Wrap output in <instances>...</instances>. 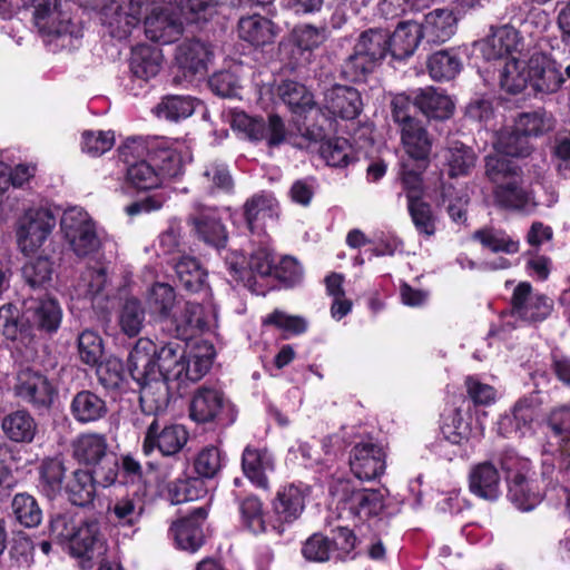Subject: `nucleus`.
<instances>
[{"instance_id":"1","label":"nucleus","mask_w":570,"mask_h":570,"mask_svg":"<svg viewBox=\"0 0 570 570\" xmlns=\"http://www.w3.org/2000/svg\"><path fill=\"white\" fill-rule=\"evenodd\" d=\"M149 7V0H121L106 8L105 23L110 35L118 39L127 38L139 23L141 14L149 11L144 21L146 37L161 45L176 41L184 32L183 18L174 12L171 4Z\"/></svg>"},{"instance_id":"2","label":"nucleus","mask_w":570,"mask_h":570,"mask_svg":"<svg viewBox=\"0 0 570 570\" xmlns=\"http://www.w3.org/2000/svg\"><path fill=\"white\" fill-rule=\"evenodd\" d=\"M184 341H171L158 348L151 340L139 338L128 356L131 377L135 381L157 377L168 384H176L177 390L187 385L191 376Z\"/></svg>"},{"instance_id":"3","label":"nucleus","mask_w":570,"mask_h":570,"mask_svg":"<svg viewBox=\"0 0 570 570\" xmlns=\"http://www.w3.org/2000/svg\"><path fill=\"white\" fill-rule=\"evenodd\" d=\"M147 305L151 315L167 323L178 338L188 340L197 332L212 331L217 326V312H205L195 302H179L174 288L166 283H155L147 292Z\"/></svg>"},{"instance_id":"4","label":"nucleus","mask_w":570,"mask_h":570,"mask_svg":"<svg viewBox=\"0 0 570 570\" xmlns=\"http://www.w3.org/2000/svg\"><path fill=\"white\" fill-rule=\"evenodd\" d=\"M485 168L487 176L495 185L494 199L500 206L525 214L535 209L538 203L533 193L524 186L521 170L512 160L488 156Z\"/></svg>"},{"instance_id":"5","label":"nucleus","mask_w":570,"mask_h":570,"mask_svg":"<svg viewBox=\"0 0 570 570\" xmlns=\"http://www.w3.org/2000/svg\"><path fill=\"white\" fill-rule=\"evenodd\" d=\"M338 518L354 524L379 515L384 508V493L376 489L360 488L350 479L334 478L330 483Z\"/></svg>"},{"instance_id":"6","label":"nucleus","mask_w":570,"mask_h":570,"mask_svg":"<svg viewBox=\"0 0 570 570\" xmlns=\"http://www.w3.org/2000/svg\"><path fill=\"white\" fill-rule=\"evenodd\" d=\"M33 21L46 45L58 48L73 47L75 40L82 37L81 27L61 10V0H31Z\"/></svg>"},{"instance_id":"7","label":"nucleus","mask_w":570,"mask_h":570,"mask_svg":"<svg viewBox=\"0 0 570 570\" xmlns=\"http://www.w3.org/2000/svg\"><path fill=\"white\" fill-rule=\"evenodd\" d=\"M60 232L68 249L85 258L100 250L106 234L81 207L66 209L60 219Z\"/></svg>"},{"instance_id":"8","label":"nucleus","mask_w":570,"mask_h":570,"mask_svg":"<svg viewBox=\"0 0 570 570\" xmlns=\"http://www.w3.org/2000/svg\"><path fill=\"white\" fill-rule=\"evenodd\" d=\"M501 468L507 474L508 497L521 511L533 510L542 500V494L531 478V463L513 451L501 456Z\"/></svg>"},{"instance_id":"9","label":"nucleus","mask_w":570,"mask_h":570,"mask_svg":"<svg viewBox=\"0 0 570 570\" xmlns=\"http://www.w3.org/2000/svg\"><path fill=\"white\" fill-rule=\"evenodd\" d=\"M73 458L81 464L92 466L105 487L112 484L118 475V461L109 452L105 435L82 433L72 443Z\"/></svg>"},{"instance_id":"10","label":"nucleus","mask_w":570,"mask_h":570,"mask_svg":"<svg viewBox=\"0 0 570 570\" xmlns=\"http://www.w3.org/2000/svg\"><path fill=\"white\" fill-rule=\"evenodd\" d=\"M245 258L237 253H233L226 257L232 281L243 283L245 287L256 295H264L266 289L261 285L257 278L264 281L266 277L274 275L275 258L267 243H263L250 254L247 266H244Z\"/></svg>"},{"instance_id":"11","label":"nucleus","mask_w":570,"mask_h":570,"mask_svg":"<svg viewBox=\"0 0 570 570\" xmlns=\"http://www.w3.org/2000/svg\"><path fill=\"white\" fill-rule=\"evenodd\" d=\"M119 159L125 165L126 179L131 187L138 190H149L163 185L142 138L127 139L119 147Z\"/></svg>"},{"instance_id":"12","label":"nucleus","mask_w":570,"mask_h":570,"mask_svg":"<svg viewBox=\"0 0 570 570\" xmlns=\"http://www.w3.org/2000/svg\"><path fill=\"white\" fill-rule=\"evenodd\" d=\"M553 303L547 296L533 293L529 283H520L512 295L511 311L501 318L503 330H512L521 323H537L546 320L552 312Z\"/></svg>"},{"instance_id":"13","label":"nucleus","mask_w":570,"mask_h":570,"mask_svg":"<svg viewBox=\"0 0 570 570\" xmlns=\"http://www.w3.org/2000/svg\"><path fill=\"white\" fill-rule=\"evenodd\" d=\"M56 227L52 212L43 207L26 209L16 222L18 248L26 256L37 253Z\"/></svg>"},{"instance_id":"14","label":"nucleus","mask_w":570,"mask_h":570,"mask_svg":"<svg viewBox=\"0 0 570 570\" xmlns=\"http://www.w3.org/2000/svg\"><path fill=\"white\" fill-rule=\"evenodd\" d=\"M548 444L543 448V476L549 475L554 468L553 456L559 454L560 465L570 472V406L554 409L549 419Z\"/></svg>"},{"instance_id":"15","label":"nucleus","mask_w":570,"mask_h":570,"mask_svg":"<svg viewBox=\"0 0 570 570\" xmlns=\"http://www.w3.org/2000/svg\"><path fill=\"white\" fill-rule=\"evenodd\" d=\"M441 438L434 444L433 451L451 461L460 452V446L470 439H480L483 435V428L472 429L464 420L462 412L453 410L444 415L440 431Z\"/></svg>"},{"instance_id":"16","label":"nucleus","mask_w":570,"mask_h":570,"mask_svg":"<svg viewBox=\"0 0 570 570\" xmlns=\"http://www.w3.org/2000/svg\"><path fill=\"white\" fill-rule=\"evenodd\" d=\"M307 495L308 488L303 484L281 487L272 502L274 520L269 524L271 529L278 535L283 534L302 515Z\"/></svg>"},{"instance_id":"17","label":"nucleus","mask_w":570,"mask_h":570,"mask_svg":"<svg viewBox=\"0 0 570 570\" xmlns=\"http://www.w3.org/2000/svg\"><path fill=\"white\" fill-rule=\"evenodd\" d=\"M232 128L252 141L266 140L269 146H278L285 140V126L282 119L272 115L265 122L262 118L250 117L240 110H230Z\"/></svg>"},{"instance_id":"18","label":"nucleus","mask_w":570,"mask_h":570,"mask_svg":"<svg viewBox=\"0 0 570 570\" xmlns=\"http://www.w3.org/2000/svg\"><path fill=\"white\" fill-rule=\"evenodd\" d=\"M14 395L37 410L49 409L57 389L40 371L23 368L18 372L13 386Z\"/></svg>"},{"instance_id":"19","label":"nucleus","mask_w":570,"mask_h":570,"mask_svg":"<svg viewBox=\"0 0 570 570\" xmlns=\"http://www.w3.org/2000/svg\"><path fill=\"white\" fill-rule=\"evenodd\" d=\"M189 433L181 424H169L160 426L156 419L148 425L144 442L142 452L149 455L157 449L163 455L170 456L180 452L186 445Z\"/></svg>"},{"instance_id":"20","label":"nucleus","mask_w":570,"mask_h":570,"mask_svg":"<svg viewBox=\"0 0 570 570\" xmlns=\"http://www.w3.org/2000/svg\"><path fill=\"white\" fill-rule=\"evenodd\" d=\"M70 553L81 559L82 568H90L91 561L106 553V546L99 532V524L95 520L82 518L76 534L68 546Z\"/></svg>"},{"instance_id":"21","label":"nucleus","mask_w":570,"mask_h":570,"mask_svg":"<svg viewBox=\"0 0 570 570\" xmlns=\"http://www.w3.org/2000/svg\"><path fill=\"white\" fill-rule=\"evenodd\" d=\"M362 108V98L355 88L334 85L324 92L321 111L328 118L351 120L361 114Z\"/></svg>"},{"instance_id":"22","label":"nucleus","mask_w":570,"mask_h":570,"mask_svg":"<svg viewBox=\"0 0 570 570\" xmlns=\"http://www.w3.org/2000/svg\"><path fill=\"white\" fill-rule=\"evenodd\" d=\"M229 407L223 392L212 386L198 387L190 400L189 417L199 424L218 422Z\"/></svg>"},{"instance_id":"23","label":"nucleus","mask_w":570,"mask_h":570,"mask_svg":"<svg viewBox=\"0 0 570 570\" xmlns=\"http://www.w3.org/2000/svg\"><path fill=\"white\" fill-rule=\"evenodd\" d=\"M521 41L522 38L514 27L503 24L491 27L490 33L476 46L487 60H509L514 58L513 53L519 50Z\"/></svg>"},{"instance_id":"24","label":"nucleus","mask_w":570,"mask_h":570,"mask_svg":"<svg viewBox=\"0 0 570 570\" xmlns=\"http://www.w3.org/2000/svg\"><path fill=\"white\" fill-rule=\"evenodd\" d=\"M538 414V401L534 396L520 399L510 413L501 415L498 432L505 438H523L532 431Z\"/></svg>"},{"instance_id":"25","label":"nucleus","mask_w":570,"mask_h":570,"mask_svg":"<svg viewBox=\"0 0 570 570\" xmlns=\"http://www.w3.org/2000/svg\"><path fill=\"white\" fill-rule=\"evenodd\" d=\"M530 88L535 94L556 92L566 78L556 60L542 52H534L529 59Z\"/></svg>"},{"instance_id":"26","label":"nucleus","mask_w":570,"mask_h":570,"mask_svg":"<svg viewBox=\"0 0 570 570\" xmlns=\"http://www.w3.org/2000/svg\"><path fill=\"white\" fill-rule=\"evenodd\" d=\"M212 58L210 46L200 40H185L176 48L175 62L186 78L204 76Z\"/></svg>"},{"instance_id":"27","label":"nucleus","mask_w":570,"mask_h":570,"mask_svg":"<svg viewBox=\"0 0 570 570\" xmlns=\"http://www.w3.org/2000/svg\"><path fill=\"white\" fill-rule=\"evenodd\" d=\"M350 465L357 479H375L381 475L385 469V453L383 449L375 443H358L351 451Z\"/></svg>"},{"instance_id":"28","label":"nucleus","mask_w":570,"mask_h":570,"mask_svg":"<svg viewBox=\"0 0 570 570\" xmlns=\"http://www.w3.org/2000/svg\"><path fill=\"white\" fill-rule=\"evenodd\" d=\"M237 31L240 40L252 47L262 48L274 43L281 28L271 19L254 13L239 19Z\"/></svg>"},{"instance_id":"29","label":"nucleus","mask_w":570,"mask_h":570,"mask_svg":"<svg viewBox=\"0 0 570 570\" xmlns=\"http://www.w3.org/2000/svg\"><path fill=\"white\" fill-rule=\"evenodd\" d=\"M206 517V509L197 508L188 517L173 523L170 533L179 549L195 552L203 544L202 525Z\"/></svg>"},{"instance_id":"30","label":"nucleus","mask_w":570,"mask_h":570,"mask_svg":"<svg viewBox=\"0 0 570 570\" xmlns=\"http://www.w3.org/2000/svg\"><path fill=\"white\" fill-rule=\"evenodd\" d=\"M459 17L450 9H434L425 14L420 23L423 39L429 43L441 45L450 40L458 29Z\"/></svg>"},{"instance_id":"31","label":"nucleus","mask_w":570,"mask_h":570,"mask_svg":"<svg viewBox=\"0 0 570 570\" xmlns=\"http://www.w3.org/2000/svg\"><path fill=\"white\" fill-rule=\"evenodd\" d=\"M469 489L480 499L495 501L502 494L501 476L491 462H481L471 468Z\"/></svg>"},{"instance_id":"32","label":"nucleus","mask_w":570,"mask_h":570,"mask_svg":"<svg viewBox=\"0 0 570 570\" xmlns=\"http://www.w3.org/2000/svg\"><path fill=\"white\" fill-rule=\"evenodd\" d=\"M189 222L198 237L205 243L216 248L225 245L227 233L214 208L197 206L196 212L190 215Z\"/></svg>"},{"instance_id":"33","label":"nucleus","mask_w":570,"mask_h":570,"mask_svg":"<svg viewBox=\"0 0 570 570\" xmlns=\"http://www.w3.org/2000/svg\"><path fill=\"white\" fill-rule=\"evenodd\" d=\"M150 159L164 184L167 179L175 178L183 173L184 164L189 159V154L183 142H176L173 146H164L153 150Z\"/></svg>"},{"instance_id":"34","label":"nucleus","mask_w":570,"mask_h":570,"mask_svg":"<svg viewBox=\"0 0 570 570\" xmlns=\"http://www.w3.org/2000/svg\"><path fill=\"white\" fill-rule=\"evenodd\" d=\"M24 315L33 326L47 332H55L61 323L62 311L56 299L47 297L27 301Z\"/></svg>"},{"instance_id":"35","label":"nucleus","mask_w":570,"mask_h":570,"mask_svg":"<svg viewBox=\"0 0 570 570\" xmlns=\"http://www.w3.org/2000/svg\"><path fill=\"white\" fill-rule=\"evenodd\" d=\"M401 142L410 158L416 161H424L428 159L432 140L428 131L419 120H407L403 127L400 128Z\"/></svg>"},{"instance_id":"36","label":"nucleus","mask_w":570,"mask_h":570,"mask_svg":"<svg viewBox=\"0 0 570 570\" xmlns=\"http://www.w3.org/2000/svg\"><path fill=\"white\" fill-rule=\"evenodd\" d=\"M242 466L252 483L262 489L268 488L266 473L274 470V459L267 450L247 446L243 452Z\"/></svg>"},{"instance_id":"37","label":"nucleus","mask_w":570,"mask_h":570,"mask_svg":"<svg viewBox=\"0 0 570 570\" xmlns=\"http://www.w3.org/2000/svg\"><path fill=\"white\" fill-rule=\"evenodd\" d=\"M414 104L429 118L448 119L454 110V102L443 90L434 87L420 89Z\"/></svg>"},{"instance_id":"38","label":"nucleus","mask_w":570,"mask_h":570,"mask_svg":"<svg viewBox=\"0 0 570 570\" xmlns=\"http://www.w3.org/2000/svg\"><path fill=\"white\" fill-rule=\"evenodd\" d=\"M4 435L16 443H31L37 434L38 424L27 410H16L7 414L1 423Z\"/></svg>"},{"instance_id":"39","label":"nucleus","mask_w":570,"mask_h":570,"mask_svg":"<svg viewBox=\"0 0 570 570\" xmlns=\"http://www.w3.org/2000/svg\"><path fill=\"white\" fill-rule=\"evenodd\" d=\"M70 503L87 507L96 497V482L91 472L77 469L67 479L63 492Z\"/></svg>"},{"instance_id":"40","label":"nucleus","mask_w":570,"mask_h":570,"mask_svg":"<svg viewBox=\"0 0 570 570\" xmlns=\"http://www.w3.org/2000/svg\"><path fill=\"white\" fill-rule=\"evenodd\" d=\"M423 39L420 23L414 21L401 22L390 35V51L394 58L402 59L411 56Z\"/></svg>"},{"instance_id":"41","label":"nucleus","mask_w":570,"mask_h":570,"mask_svg":"<svg viewBox=\"0 0 570 570\" xmlns=\"http://www.w3.org/2000/svg\"><path fill=\"white\" fill-rule=\"evenodd\" d=\"M70 412L77 422L87 424L102 419L107 413V405L96 393L81 391L73 396Z\"/></svg>"},{"instance_id":"42","label":"nucleus","mask_w":570,"mask_h":570,"mask_svg":"<svg viewBox=\"0 0 570 570\" xmlns=\"http://www.w3.org/2000/svg\"><path fill=\"white\" fill-rule=\"evenodd\" d=\"M161 62L163 56L158 48L137 46L131 53L130 70L135 78L148 81L159 72Z\"/></svg>"},{"instance_id":"43","label":"nucleus","mask_w":570,"mask_h":570,"mask_svg":"<svg viewBox=\"0 0 570 570\" xmlns=\"http://www.w3.org/2000/svg\"><path fill=\"white\" fill-rule=\"evenodd\" d=\"M245 217L249 229L259 228L261 224L273 220L278 213V203L272 194H258L245 204Z\"/></svg>"},{"instance_id":"44","label":"nucleus","mask_w":570,"mask_h":570,"mask_svg":"<svg viewBox=\"0 0 570 570\" xmlns=\"http://www.w3.org/2000/svg\"><path fill=\"white\" fill-rule=\"evenodd\" d=\"M140 386V406L147 414H157L163 412L168 404V383L146 379L145 381H136Z\"/></svg>"},{"instance_id":"45","label":"nucleus","mask_w":570,"mask_h":570,"mask_svg":"<svg viewBox=\"0 0 570 570\" xmlns=\"http://www.w3.org/2000/svg\"><path fill=\"white\" fill-rule=\"evenodd\" d=\"M500 87L508 94H519L530 87L529 61L525 63L517 58L505 61L499 75Z\"/></svg>"},{"instance_id":"46","label":"nucleus","mask_w":570,"mask_h":570,"mask_svg":"<svg viewBox=\"0 0 570 570\" xmlns=\"http://www.w3.org/2000/svg\"><path fill=\"white\" fill-rule=\"evenodd\" d=\"M441 157L451 177L466 175L475 164L473 150L459 141L451 142L442 151Z\"/></svg>"},{"instance_id":"47","label":"nucleus","mask_w":570,"mask_h":570,"mask_svg":"<svg viewBox=\"0 0 570 570\" xmlns=\"http://www.w3.org/2000/svg\"><path fill=\"white\" fill-rule=\"evenodd\" d=\"M65 466L58 459L43 461L40 469L39 489L49 500H55L65 492Z\"/></svg>"},{"instance_id":"48","label":"nucleus","mask_w":570,"mask_h":570,"mask_svg":"<svg viewBox=\"0 0 570 570\" xmlns=\"http://www.w3.org/2000/svg\"><path fill=\"white\" fill-rule=\"evenodd\" d=\"M318 153L327 166L346 167L355 160V151L345 138H333L323 141Z\"/></svg>"},{"instance_id":"49","label":"nucleus","mask_w":570,"mask_h":570,"mask_svg":"<svg viewBox=\"0 0 570 570\" xmlns=\"http://www.w3.org/2000/svg\"><path fill=\"white\" fill-rule=\"evenodd\" d=\"M196 108V100L190 96H167L156 106L155 112L158 118L170 121L191 116Z\"/></svg>"},{"instance_id":"50","label":"nucleus","mask_w":570,"mask_h":570,"mask_svg":"<svg viewBox=\"0 0 570 570\" xmlns=\"http://www.w3.org/2000/svg\"><path fill=\"white\" fill-rule=\"evenodd\" d=\"M277 91L293 112L302 114L313 108L312 94L299 82L286 80L278 86Z\"/></svg>"},{"instance_id":"51","label":"nucleus","mask_w":570,"mask_h":570,"mask_svg":"<svg viewBox=\"0 0 570 570\" xmlns=\"http://www.w3.org/2000/svg\"><path fill=\"white\" fill-rule=\"evenodd\" d=\"M240 523L253 534L267 532L268 524L262 501L256 497H248L239 504Z\"/></svg>"},{"instance_id":"52","label":"nucleus","mask_w":570,"mask_h":570,"mask_svg":"<svg viewBox=\"0 0 570 570\" xmlns=\"http://www.w3.org/2000/svg\"><path fill=\"white\" fill-rule=\"evenodd\" d=\"M428 67L434 80H451L461 71L462 62L453 51L441 50L430 57Z\"/></svg>"},{"instance_id":"53","label":"nucleus","mask_w":570,"mask_h":570,"mask_svg":"<svg viewBox=\"0 0 570 570\" xmlns=\"http://www.w3.org/2000/svg\"><path fill=\"white\" fill-rule=\"evenodd\" d=\"M390 33L382 29H370L361 33L355 47L358 52L381 61L390 51Z\"/></svg>"},{"instance_id":"54","label":"nucleus","mask_w":570,"mask_h":570,"mask_svg":"<svg viewBox=\"0 0 570 570\" xmlns=\"http://www.w3.org/2000/svg\"><path fill=\"white\" fill-rule=\"evenodd\" d=\"M118 323L121 331L132 337L140 333L145 323V309L139 299L127 298L119 309Z\"/></svg>"},{"instance_id":"55","label":"nucleus","mask_w":570,"mask_h":570,"mask_svg":"<svg viewBox=\"0 0 570 570\" xmlns=\"http://www.w3.org/2000/svg\"><path fill=\"white\" fill-rule=\"evenodd\" d=\"M174 268L179 282L186 289L197 292L203 287L206 273L194 257L181 256L174 263Z\"/></svg>"},{"instance_id":"56","label":"nucleus","mask_w":570,"mask_h":570,"mask_svg":"<svg viewBox=\"0 0 570 570\" xmlns=\"http://www.w3.org/2000/svg\"><path fill=\"white\" fill-rule=\"evenodd\" d=\"M145 510L144 502L137 495L118 499L110 508L111 518L122 527H132L141 518Z\"/></svg>"},{"instance_id":"57","label":"nucleus","mask_w":570,"mask_h":570,"mask_svg":"<svg viewBox=\"0 0 570 570\" xmlns=\"http://www.w3.org/2000/svg\"><path fill=\"white\" fill-rule=\"evenodd\" d=\"M498 157L507 159L504 156L510 157H525L531 151L529 139L521 132H518L514 127L513 131H501L494 142Z\"/></svg>"},{"instance_id":"58","label":"nucleus","mask_w":570,"mask_h":570,"mask_svg":"<svg viewBox=\"0 0 570 570\" xmlns=\"http://www.w3.org/2000/svg\"><path fill=\"white\" fill-rule=\"evenodd\" d=\"M473 238L479 240L483 247L498 253L515 254L520 249L519 239L512 238L501 229H481L476 230Z\"/></svg>"},{"instance_id":"59","label":"nucleus","mask_w":570,"mask_h":570,"mask_svg":"<svg viewBox=\"0 0 570 570\" xmlns=\"http://www.w3.org/2000/svg\"><path fill=\"white\" fill-rule=\"evenodd\" d=\"M215 357V347L208 341H198L193 345L189 357V375L191 382L200 380L212 367Z\"/></svg>"},{"instance_id":"60","label":"nucleus","mask_w":570,"mask_h":570,"mask_svg":"<svg viewBox=\"0 0 570 570\" xmlns=\"http://www.w3.org/2000/svg\"><path fill=\"white\" fill-rule=\"evenodd\" d=\"M12 511L20 524L32 528L42 520V511L36 499L27 493H18L12 500Z\"/></svg>"},{"instance_id":"61","label":"nucleus","mask_w":570,"mask_h":570,"mask_svg":"<svg viewBox=\"0 0 570 570\" xmlns=\"http://www.w3.org/2000/svg\"><path fill=\"white\" fill-rule=\"evenodd\" d=\"M518 132H521L527 139L538 137L552 128L551 117L543 110H534L521 114L514 124Z\"/></svg>"},{"instance_id":"62","label":"nucleus","mask_w":570,"mask_h":570,"mask_svg":"<svg viewBox=\"0 0 570 570\" xmlns=\"http://www.w3.org/2000/svg\"><path fill=\"white\" fill-rule=\"evenodd\" d=\"M225 456L219 448L208 445L202 449L194 460V469L202 478H214L224 466Z\"/></svg>"},{"instance_id":"63","label":"nucleus","mask_w":570,"mask_h":570,"mask_svg":"<svg viewBox=\"0 0 570 570\" xmlns=\"http://www.w3.org/2000/svg\"><path fill=\"white\" fill-rule=\"evenodd\" d=\"M409 213L416 230L425 236H432L435 233L436 218L429 204L421 199H415V195L409 196Z\"/></svg>"},{"instance_id":"64","label":"nucleus","mask_w":570,"mask_h":570,"mask_svg":"<svg viewBox=\"0 0 570 570\" xmlns=\"http://www.w3.org/2000/svg\"><path fill=\"white\" fill-rule=\"evenodd\" d=\"M107 285V275L104 267L87 268L75 286V294L81 298H94Z\"/></svg>"}]
</instances>
